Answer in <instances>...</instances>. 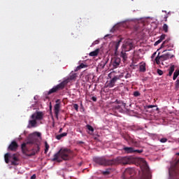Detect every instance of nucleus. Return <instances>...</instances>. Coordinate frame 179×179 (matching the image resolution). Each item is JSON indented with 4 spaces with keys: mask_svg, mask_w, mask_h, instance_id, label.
I'll return each mask as SVG.
<instances>
[{
    "mask_svg": "<svg viewBox=\"0 0 179 179\" xmlns=\"http://www.w3.org/2000/svg\"><path fill=\"white\" fill-rule=\"evenodd\" d=\"M93 162L99 166H117L118 164H134L136 159L133 157H117L113 159H106L104 157H94Z\"/></svg>",
    "mask_w": 179,
    "mask_h": 179,
    "instance_id": "f257e3e1",
    "label": "nucleus"
},
{
    "mask_svg": "<svg viewBox=\"0 0 179 179\" xmlns=\"http://www.w3.org/2000/svg\"><path fill=\"white\" fill-rule=\"evenodd\" d=\"M69 155H71V150L69 149H61L58 152L54 155L52 162H58L61 163L62 160H69ZM61 157V159H59Z\"/></svg>",
    "mask_w": 179,
    "mask_h": 179,
    "instance_id": "f03ea898",
    "label": "nucleus"
},
{
    "mask_svg": "<svg viewBox=\"0 0 179 179\" xmlns=\"http://www.w3.org/2000/svg\"><path fill=\"white\" fill-rule=\"evenodd\" d=\"M140 167L143 173L141 179H150V172L149 171V166L148 162L143 159H139Z\"/></svg>",
    "mask_w": 179,
    "mask_h": 179,
    "instance_id": "7ed1b4c3",
    "label": "nucleus"
},
{
    "mask_svg": "<svg viewBox=\"0 0 179 179\" xmlns=\"http://www.w3.org/2000/svg\"><path fill=\"white\" fill-rule=\"evenodd\" d=\"M68 85V80H64L57 85L53 87L52 89H50L48 92V95L50 96V94H52V93H57V92H59V90H63V89H65V87Z\"/></svg>",
    "mask_w": 179,
    "mask_h": 179,
    "instance_id": "20e7f679",
    "label": "nucleus"
},
{
    "mask_svg": "<svg viewBox=\"0 0 179 179\" xmlns=\"http://www.w3.org/2000/svg\"><path fill=\"white\" fill-rule=\"evenodd\" d=\"M169 58H174V55H171L170 53H165L160 56V52H159L155 61L157 65H160V62H163V61H167V59H169Z\"/></svg>",
    "mask_w": 179,
    "mask_h": 179,
    "instance_id": "39448f33",
    "label": "nucleus"
},
{
    "mask_svg": "<svg viewBox=\"0 0 179 179\" xmlns=\"http://www.w3.org/2000/svg\"><path fill=\"white\" fill-rule=\"evenodd\" d=\"M5 162L8 164H9V159H12L11 164L13 166H17V162H19V159L16 157V155H13L10 156V154L6 153L4 155Z\"/></svg>",
    "mask_w": 179,
    "mask_h": 179,
    "instance_id": "423d86ee",
    "label": "nucleus"
},
{
    "mask_svg": "<svg viewBox=\"0 0 179 179\" xmlns=\"http://www.w3.org/2000/svg\"><path fill=\"white\" fill-rule=\"evenodd\" d=\"M135 173V170L132 168H127L125 169L122 177L123 179H131Z\"/></svg>",
    "mask_w": 179,
    "mask_h": 179,
    "instance_id": "0eeeda50",
    "label": "nucleus"
},
{
    "mask_svg": "<svg viewBox=\"0 0 179 179\" xmlns=\"http://www.w3.org/2000/svg\"><path fill=\"white\" fill-rule=\"evenodd\" d=\"M44 118V113L42 111H36L31 115V120H36V121H41Z\"/></svg>",
    "mask_w": 179,
    "mask_h": 179,
    "instance_id": "6e6552de",
    "label": "nucleus"
},
{
    "mask_svg": "<svg viewBox=\"0 0 179 179\" xmlns=\"http://www.w3.org/2000/svg\"><path fill=\"white\" fill-rule=\"evenodd\" d=\"M134 48V43L131 41H127L124 44H123V51H126V52H128V51H131Z\"/></svg>",
    "mask_w": 179,
    "mask_h": 179,
    "instance_id": "1a4fd4ad",
    "label": "nucleus"
},
{
    "mask_svg": "<svg viewBox=\"0 0 179 179\" xmlns=\"http://www.w3.org/2000/svg\"><path fill=\"white\" fill-rule=\"evenodd\" d=\"M121 64V59L120 57H113L111 60V65L113 68H118Z\"/></svg>",
    "mask_w": 179,
    "mask_h": 179,
    "instance_id": "9d476101",
    "label": "nucleus"
},
{
    "mask_svg": "<svg viewBox=\"0 0 179 179\" xmlns=\"http://www.w3.org/2000/svg\"><path fill=\"white\" fill-rule=\"evenodd\" d=\"M121 79V76H114L110 81L109 82V83H108V87H114V86H115V82H117V80Z\"/></svg>",
    "mask_w": 179,
    "mask_h": 179,
    "instance_id": "9b49d317",
    "label": "nucleus"
},
{
    "mask_svg": "<svg viewBox=\"0 0 179 179\" xmlns=\"http://www.w3.org/2000/svg\"><path fill=\"white\" fill-rule=\"evenodd\" d=\"M17 148H19L17 143H16V141H12L8 146V150H11V152H16V150H17Z\"/></svg>",
    "mask_w": 179,
    "mask_h": 179,
    "instance_id": "f8f14e48",
    "label": "nucleus"
},
{
    "mask_svg": "<svg viewBox=\"0 0 179 179\" xmlns=\"http://www.w3.org/2000/svg\"><path fill=\"white\" fill-rule=\"evenodd\" d=\"M169 41H170V40H169V39H166L165 41H164L162 43V44L161 45L160 48H164V47H168V51H170L171 50V48H173V47H174V45L173 44L169 45Z\"/></svg>",
    "mask_w": 179,
    "mask_h": 179,
    "instance_id": "ddd939ff",
    "label": "nucleus"
},
{
    "mask_svg": "<svg viewBox=\"0 0 179 179\" xmlns=\"http://www.w3.org/2000/svg\"><path fill=\"white\" fill-rule=\"evenodd\" d=\"M36 127H37V120L35 118L29 120L27 128H36Z\"/></svg>",
    "mask_w": 179,
    "mask_h": 179,
    "instance_id": "4468645a",
    "label": "nucleus"
},
{
    "mask_svg": "<svg viewBox=\"0 0 179 179\" xmlns=\"http://www.w3.org/2000/svg\"><path fill=\"white\" fill-rule=\"evenodd\" d=\"M37 142V137L31 136L27 141V145H34Z\"/></svg>",
    "mask_w": 179,
    "mask_h": 179,
    "instance_id": "2eb2a0df",
    "label": "nucleus"
},
{
    "mask_svg": "<svg viewBox=\"0 0 179 179\" xmlns=\"http://www.w3.org/2000/svg\"><path fill=\"white\" fill-rule=\"evenodd\" d=\"M40 152V145L36 144L34 148L32 149L31 153L29 155V156H34L36 153Z\"/></svg>",
    "mask_w": 179,
    "mask_h": 179,
    "instance_id": "dca6fc26",
    "label": "nucleus"
},
{
    "mask_svg": "<svg viewBox=\"0 0 179 179\" xmlns=\"http://www.w3.org/2000/svg\"><path fill=\"white\" fill-rule=\"evenodd\" d=\"M59 108H61L59 103H56L54 106L55 115L56 118H58V115L59 114Z\"/></svg>",
    "mask_w": 179,
    "mask_h": 179,
    "instance_id": "f3484780",
    "label": "nucleus"
},
{
    "mask_svg": "<svg viewBox=\"0 0 179 179\" xmlns=\"http://www.w3.org/2000/svg\"><path fill=\"white\" fill-rule=\"evenodd\" d=\"M123 150L125 153H135V150L132 147H124L123 148Z\"/></svg>",
    "mask_w": 179,
    "mask_h": 179,
    "instance_id": "a211bd4d",
    "label": "nucleus"
},
{
    "mask_svg": "<svg viewBox=\"0 0 179 179\" xmlns=\"http://www.w3.org/2000/svg\"><path fill=\"white\" fill-rule=\"evenodd\" d=\"M120 57L122 58L123 62H125V61L128 59V55H127V52L125 50H122Z\"/></svg>",
    "mask_w": 179,
    "mask_h": 179,
    "instance_id": "6ab92c4d",
    "label": "nucleus"
},
{
    "mask_svg": "<svg viewBox=\"0 0 179 179\" xmlns=\"http://www.w3.org/2000/svg\"><path fill=\"white\" fill-rule=\"evenodd\" d=\"M139 69H140V72H146V64L141 63Z\"/></svg>",
    "mask_w": 179,
    "mask_h": 179,
    "instance_id": "aec40b11",
    "label": "nucleus"
},
{
    "mask_svg": "<svg viewBox=\"0 0 179 179\" xmlns=\"http://www.w3.org/2000/svg\"><path fill=\"white\" fill-rule=\"evenodd\" d=\"M100 51V49H96L94 51H92L90 53V57H97L99 55V52Z\"/></svg>",
    "mask_w": 179,
    "mask_h": 179,
    "instance_id": "412c9836",
    "label": "nucleus"
},
{
    "mask_svg": "<svg viewBox=\"0 0 179 179\" xmlns=\"http://www.w3.org/2000/svg\"><path fill=\"white\" fill-rule=\"evenodd\" d=\"M121 41H122L121 39L119 40L117 42H115L113 43V45L115 47V51H117L118 50V48H120V44H121Z\"/></svg>",
    "mask_w": 179,
    "mask_h": 179,
    "instance_id": "4be33fe9",
    "label": "nucleus"
},
{
    "mask_svg": "<svg viewBox=\"0 0 179 179\" xmlns=\"http://www.w3.org/2000/svg\"><path fill=\"white\" fill-rule=\"evenodd\" d=\"M175 68L176 66L174 65L171 66V67L169 69V72L168 76H171V75H173Z\"/></svg>",
    "mask_w": 179,
    "mask_h": 179,
    "instance_id": "5701e85b",
    "label": "nucleus"
},
{
    "mask_svg": "<svg viewBox=\"0 0 179 179\" xmlns=\"http://www.w3.org/2000/svg\"><path fill=\"white\" fill-rule=\"evenodd\" d=\"M83 68H87V65L83 64V63H81L76 69V71H79V69H83Z\"/></svg>",
    "mask_w": 179,
    "mask_h": 179,
    "instance_id": "b1692460",
    "label": "nucleus"
},
{
    "mask_svg": "<svg viewBox=\"0 0 179 179\" xmlns=\"http://www.w3.org/2000/svg\"><path fill=\"white\" fill-rule=\"evenodd\" d=\"M118 29H120V24H115V25L110 29V32H111V33H114V31H115V30H118Z\"/></svg>",
    "mask_w": 179,
    "mask_h": 179,
    "instance_id": "393cba45",
    "label": "nucleus"
},
{
    "mask_svg": "<svg viewBox=\"0 0 179 179\" xmlns=\"http://www.w3.org/2000/svg\"><path fill=\"white\" fill-rule=\"evenodd\" d=\"M162 30L164 33H169V25H167V24H164L162 27Z\"/></svg>",
    "mask_w": 179,
    "mask_h": 179,
    "instance_id": "a878e982",
    "label": "nucleus"
},
{
    "mask_svg": "<svg viewBox=\"0 0 179 179\" xmlns=\"http://www.w3.org/2000/svg\"><path fill=\"white\" fill-rule=\"evenodd\" d=\"M178 76H179V69L175 71V72L173 73V80H176V79H177V78H178Z\"/></svg>",
    "mask_w": 179,
    "mask_h": 179,
    "instance_id": "bb28decb",
    "label": "nucleus"
},
{
    "mask_svg": "<svg viewBox=\"0 0 179 179\" xmlns=\"http://www.w3.org/2000/svg\"><path fill=\"white\" fill-rule=\"evenodd\" d=\"M45 153L47 154L48 152V149H50V145H48V143L47 141L45 142Z\"/></svg>",
    "mask_w": 179,
    "mask_h": 179,
    "instance_id": "cd10ccee",
    "label": "nucleus"
},
{
    "mask_svg": "<svg viewBox=\"0 0 179 179\" xmlns=\"http://www.w3.org/2000/svg\"><path fill=\"white\" fill-rule=\"evenodd\" d=\"M134 97H139V96H141V93L138 91H135L134 92Z\"/></svg>",
    "mask_w": 179,
    "mask_h": 179,
    "instance_id": "c85d7f7f",
    "label": "nucleus"
},
{
    "mask_svg": "<svg viewBox=\"0 0 179 179\" xmlns=\"http://www.w3.org/2000/svg\"><path fill=\"white\" fill-rule=\"evenodd\" d=\"M87 128L89 131H91V132H93L94 131V129H93V127H92L91 125L87 124Z\"/></svg>",
    "mask_w": 179,
    "mask_h": 179,
    "instance_id": "c756f323",
    "label": "nucleus"
},
{
    "mask_svg": "<svg viewBox=\"0 0 179 179\" xmlns=\"http://www.w3.org/2000/svg\"><path fill=\"white\" fill-rule=\"evenodd\" d=\"M62 138H63V136H62V134L56 136V139H57V141L62 139Z\"/></svg>",
    "mask_w": 179,
    "mask_h": 179,
    "instance_id": "7c9ffc66",
    "label": "nucleus"
},
{
    "mask_svg": "<svg viewBox=\"0 0 179 179\" xmlns=\"http://www.w3.org/2000/svg\"><path fill=\"white\" fill-rule=\"evenodd\" d=\"M160 142H161L162 143H166V142H167V138H162L160 139Z\"/></svg>",
    "mask_w": 179,
    "mask_h": 179,
    "instance_id": "2f4dec72",
    "label": "nucleus"
},
{
    "mask_svg": "<svg viewBox=\"0 0 179 179\" xmlns=\"http://www.w3.org/2000/svg\"><path fill=\"white\" fill-rule=\"evenodd\" d=\"M143 150H134V153H143Z\"/></svg>",
    "mask_w": 179,
    "mask_h": 179,
    "instance_id": "473e14b6",
    "label": "nucleus"
},
{
    "mask_svg": "<svg viewBox=\"0 0 179 179\" xmlns=\"http://www.w3.org/2000/svg\"><path fill=\"white\" fill-rule=\"evenodd\" d=\"M73 108H74L76 111H78V110H79V105L75 103V104L73 105Z\"/></svg>",
    "mask_w": 179,
    "mask_h": 179,
    "instance_id": "72a5a7b5",
    "label": "nucleus"
},
{
    "mask_svg": "<svg viewBox=\"0 0 179 179\" xmlns=\"http://www.w3.org/2000/svg\"><path fill=\"white\" fill-rule=\"evenodd\" d=\"M166 38V34H162L160 37H159V40L161 41H164Z\"/></svg>",
    "mask_w": 179,
    "mask_h": 179,
    "instance_id": "f704fd0d",
    "label": "nucleus"
},
{
    "mask_svg": "<svg viewBox=\"0 0 179 179\" xmlns=\"http://www.w3.org/2000/svg\"><path fill=\"white\" fill-rule=\"evenodd\" d=\"M162 40L161 39H159L158 41H157L155 43V44H154V45H159V44H160V43H162Z\"/></svg>",
    "mask_w": 179,
    "mask_h": 179,
    "instance_id": "c9c22d12",
    "label": "nucleus"
},
{
    "mask_svg": "<svg viewBox=\"0 0 179 179\" xmlns=\"http://www.w3.org/2000/svg\"><path fill=\"white\" fill-rule=\"evenodd\" d=\"M157 73L159 75V76H162V75H163V71L161 69H157Z\"/></svg>",
    "mask_w": 179,
    "mask_h": 179,
    "instance_id": "e433bc0d",
    "label": "nucleus"
},
{
    "mask_svg": "<svg viewBox=\"0 0 179 179\" xmlns=\"http://www.w3.org/2000/svg\"><path fill=\"white\" fill-rule=\"evenodd\" d=\"M115 110H121V106L117 105L114 107Z\"/></svg>",
    "mask_w": 179,
    "mask_h": 179,
    "instance_id": "4c0bfd02",
    "label": "nucleus"
},
{
    "mask_svg": "<svg viewBox=\"0 0 179 179\" xmlns=\"http://www.w3.org/2000/svg\"><path fill=\"white\" fill-rule=\"evenodd\" d=\"M76 78V74L70 76V79L73 80Z\"/></svg>",
    "mask_w": 179,
    "mask_h": 179,
    "instance_id": "58836bf2",
    "label": "nucleus"
},
{
    "mask_svg": "<svg viewBox=\"0 0 179 179\" xmlns=\"http://www.w3.org/2000/svg\"><path fill=\"white\" fill-rule=\"evenodd\" d=\"M103 174L104 176H107V175L110 174V171H103Z\"/></svg>",
    "mask_w": 179,
    "mask_h": 179,
    "instance_id": "ea45409f",
    "label": "nucleus"
},
{
    "mask_svg": "<svg viewBox=\"0 0 179 179\" xmlns=\"http://www.w3.org/2000/svg\"><path fill=\"white\" fill-rule=\"evenodd\" d=\"M26 145H27V143H23L21 145L22 149H23L24 148H26Z\"/></svg>",
    "mask_w": 179,
    "mask_h": 179,
    "instance_id": "a19ab883",
    "label": "nucleus"
},
{
    "mask_svg": "<svg viewBox=\"0 0 179 179\" xmlns=\"http://www.w3.org/2000/svg\"><path fill=\"white\" fill-rule=\"evenodd\" d=\"M156 54H157V52H154L152 56H151V58L153 59V58H155L156 57Z\"/></svg>",
    "mask_w": 179,
    "mask_h": 179,
    "instance_id": "79ce46f5",
    "label": "nucleus"
},
{
    "mask_svg": "<svg viewBox=\"0 0 179 179\" xmlns=\"http://www.w3.org/2000/svg\"><path fill=\"white\" fill-rule=\"evenodd\" d=\"M92 101H97V98H96V96H92Z\"/></svg>",
    "mask_w": 179,
    "mask_h": 179,
    "instance_id": "37998d69",
    "label": "nucleus"
},
{
    "mask_svg": "<svg viewBox=\"0 0 179 179\" xmlns=\"http://www.w3.org/2000/svg\"><path fill=\"white\" fill-rule=\"evenodd\" d=\"M154 107H156V106L149 105L147 106V108H153Z\"/></svg>",
    "mask_w": 179,
    "mask_h": 179,
    "instance_id": "c03bdc74",
    "label": "nucleus"
},
{
    "mask_svg": "<svg viewBox=\"0 0 179 179\" xmlns=\"http://www.w3.org/2000/svg\"><path fill=\"white\" fill-rule=\"evenodd\" d=\"M125 78H131V74L127 73V75L125 76Z\"/></svg>",
    "mask_w": 179,
    "mask_h": 179,
    "instance_id": "a18cd8bd",
    "label": "nucleus"
},
{
    "mask_svg": "<svg viewBox=\"0 0 179 179\" xmlns=\"http://www.w3.org/2000/svg\"><path fill=\"white\" fill-rule=\"evenodd\" d=\"M169 17V16L167 15H166L164 16V22H167V18Z\"/></svg>",
    "mask_w": 179,
    "mask_h": 179,
    "instance_id": "49530a36",
    "label": "nucleus"
},
{
    "mask_svg": "<svg viewBox=\"0 0 179 179\" xmlns=\"http://www.w3.org/2000/svg\"><path fill=\"white\" fill-rule=\"evenodd\" d=\"M66 135H68V133L62 134V136H63V138H64V136H66Z\"/></svg>",
    "mask_w": 179,
    "mask_h": 179,
    "instance_id": "de8ad7c7",
    "label": "nucleus"
},
{
    "mask_svg": "<svg viewBox=\"0 0 179 179\" xmlns=\"http://www.w3.org/2000/svg\"><path fill=\"white\" fill-rule=\"evenodd\" d=\"M31 179H36V175H33V176L31 177Z\"/></svg>",
    "mask_w": 179,
    "mask_h": 179,
    "instance_id": "09e8293b",
    "label": "nucleus"
},
{
    "mask_svg": "<svg viewBox=\"0 0 179 179\" xmlns=\"http://www.w3.org/2000/svg\"><path fill=\"white\" fill-rule=\"evenodd\" d=\"M62 128H60L59 130V134H61L62 132Z\"/></svg>",
    "mask_w": 179,
    "mask_h": 179,
    "instance_id": "8fccbe9b",
    "label": "nucleus"
},
{
    "mask_svg": "<svg viewBox=\"0 0 179 179\" xmlns=\"http://www.w3.org/2000/svg\"><path fill=\"white\" fill-rule=\"evenodd\" d=\"M122 105L124 106V107H125L126 103H122Z\"/></svg>",
    "mask_w": 179,
    "mask_h": 179,
    "instance_id": "3c124183",
    "label": "nucleus"
},
{
    "mask_svg": "<svg viewBox=\"0 0 179 179\" xmlns=\"http://www.w3.org/2000/svg\"><path fill=\"white\" fill-rule=\"evenodd\" d=\"M166 51H167V50H164L163 52H166Z\"/></svg>",
    "mask_w": 179,
    "mask_h": 179,
    "instance_id": "603ef678",
    "label": "nucleus"
},
{
    "mask_svg": "<svg viewBox=\"0 0 179 179\" xmlns=\"http://www.w3.org/2000/svg\"><path fill=\"white\" fill-rule=\"evenodd\" d=\"M38 136H40V133H38Z\"/></svg>",
    "mask_w": 179,
    "mask_h": 179,
    "instance_id": "864d4df0",
    "label": "nucleus"
},
{
    "mask_svg": "<svg viewBox=\"0 0 179 179\" xmlns=\"http://www.w3.org/2000/svg\"><path fill=\"white\" fill-rule=\"evenodd\" d=\"M176 155H177L178 156H179V152L176 153Z\"/></svg>",
    "mask_w": 179,
    "mask_h": 179,
    "instance_id": "5fc2aeb1",
    "label": "nucleus"
},
{
    "mask_svg": "<svg viewBox=\"0 0 179 179\" xmlns=\"http://www.w3.org/2000/svg\"><path fill=\"white\" fill-rule=\"evenodd\" d=\"M80 143H83V141H80Z\"/></svg>",
    "mask_w": 179,
    "mask_h": 179,
    "instance_id": "6e6d98bb",
    "label": "nucleus"
},
{
    "mask_svg": "<svg viewBox=\"0 0 179 179\" xmlns=\"http://www.w3.org/2000/svg\"><path fill=\"white\" fill-rule=\"evenodd\" d=\"M125 139H126V141H128V138H126Z\"/></svg>",
    "mask_w": 179,
    "mask_h": 179,
    "instance_id": "4d7b16f0",
    "label": "nucleus"
},
{
    "mask_svg": "<svg viewBox=\"0 0 179 179\" xmlns=\"http://www.w3.org/2000/svg\"><path fill=\"white\" fill-rule=\"evenodd\" d=\"M178 103H179V99H178Z\"/></svg>",
    "mask_w": 179,
    "mask_h": 179,
    "instance_id": "13d9d810",
    "label": "nucleus"
},
{
    "mask_svg": "<svg viewBox=\"0 0 179 179\" xmlns=\"http://www.w3.org/2000/svg\"><path fill=\"white\" fill-rule=\"evenodd\" d=\"M56 103H58V100L56 101Z\"/></svg>",
    "mask_w": 179,
    "mask_h": 179,
    "instance_id": "bf43d9fd",
    "label": "nucleus"
},
{
    "mask_svg": "<svg viewBox=\"0 0 179 179\" xmlns=\"http://www.w3.org/2000/svg\"><path fill=\"white\" fill-rule=\"evenodd\" d=\"M34 99H36V96H34Z\"/></svg>",
    "mask_w": 179,
    "mask_h": 179,
    "instance_id": "052dcab7",
    "label": "nucleus"
},
{
    "mask_svg": "<svg viewBox=\"0 0 179 179\" xmlns=\"http://www.w3.org/2000/svg\"><path fill=\"white\" fill-rule=\"evenodd\" d=\"M34 99H36V96H34Z\"/></svg>",
    "mask_w": 179,
    "mask_h": 179,
    "instance_id": "680f3d73",
    "label": "nucleus"
},
{
    "mask_svg": "<svg viewBox=\"0 0 179 179\" xmlns=\"http://www.w3.org/2000/svg\"><path fill=\"white\" fill-rule=\"evenodd\" d=\"M139 129H142L141 128H139Z\"/></svg>",
    "mask_w": 179,
    "mask_h": 179,
    "instance_id": "e2e57ef3",
    "label": "nucleus"
},
{
    "mask_svg": "<svg viewBox=\"0 0 179 179\" xmlns=\"http://www.w3.org/2000/svg\"><path fill=\"white\" fill-rule=\"evenodd\" d=\"M50 108H51V106H50Z\"/></svg>",
    "mask_w": 179,
    "mask_h": 179,
    "instance_id": "0e129e2a",
    "label": "nucleus"
}]
</instances>
